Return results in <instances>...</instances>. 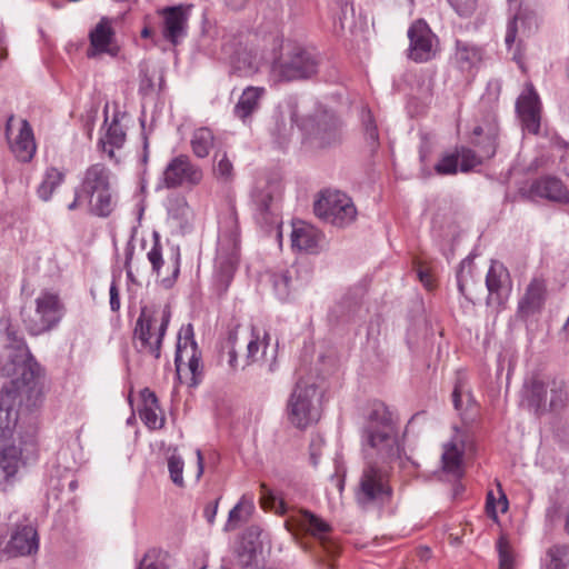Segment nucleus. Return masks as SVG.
Wrapping results in <instances>:
<instances>
[{
  "label": "nucleus",
  "instance_id": "de8ad7c7",
  "mask_svg": "<svg viewBox=\"0 0 569 569\" xmlns=\"http://www.w3.org/2000/svg\"><path fill=\"white\" fill-rule=\"evenodd\" d=\"M458 156L457 153H447L435 166V170L438 174H455L458 170Z\"/></svg>",
  "mask_w": 569,
  "mask_h": 569
},
{
  "label": "nucleus",
  "instance_id": "dca6fc26",
  "mask_svg": "<svg viewBox=\"0 0 569 569\" xmlns=\"http://www.w3.org/2000/svg\"><path fill=\"white\" fill-rule=\"evenodd\" d=\"M14 116H9L6 123V137L11 152L20 162H30L36 154L37 146L33 131L29 122L23 119L20 121L18 133L13 136Z\"/></svg>",
  "mask_w": 569,
  "mask_h": 569
},
{
  "label": "nucleus",
  "instance_id": "bb28decb",
  "mask_svg": "<svg viewBox=\"0 0 569 569\" xmlns=\"http://www.w3.org/2000/svg\"><path fill=\"white\" fill-rule=\"evenodd\" d=\"M168 214L182 232H187L192 228L194 212L184 197L178 196L169 199Z\"/></svg>",
  "mask_w": 569,
  "mask_h": 569
},
{
  "label": "nucleus",
  "instance_id": "473e14b6",
  "mask_svg": "<svg viewBox=\"0 0 569 569\" xmlns=\"http://www.w3.org/2000/svg\"><path fill=\"white\" fill-rule=\"evenodd\" d=\"M66 173L56 167H49L43 173L42 181L37 188V194L42 201H49L54 191L63 183Z\"/></svg>",
  "mask_w": 569,
  "mask_h": 569
},
{
  "label": "nucleus",
  "instance_id": "1a4fd4ad",
  "mask_svg": "<svg viewBox=\"0 0 569 569\" xmlns=\"http://www.w3.org/2000/svg\"><path fill=\"white\" fill-rule=\"evenodd\" d=\"M313 211L321 220L345 228L357 218V209L352 199L338 190H325L315 201Z\"/></svg>",
  "mask_w": 569,
  "mask_h": 569
},
{
  "label": "nucleus",
  "instance_id": "4be33fe9",
  "mask_svg": "<svg viewBox=\"0 0 569 569\" xmlns=\"http://www.w3.org/2000/svg\"><path fill=\"white\" fill-rule=\"evenodd\" d=\"M321 232L305 221H295L291 231V246L298 251L315 253L320 247Z\"/></svg>",
  "mask_w": 569,
  "mask_h": 569
},
{
  "label": "nucleus",
  "instance_id": "864d4df0",
  "mask_svg": "<svg viewBox=\"0 0 569 569\" xmlns=\"http://www.w3.org/2000/svg\"><path fill=\"white\" fill-rule=\"evenodd\" d=\"M453 9L461 17L470 16L476 9L477 0H449Z\"/></svg>",
  "mask_w": 569,
  "mask_h": 569
},
{
  "label": "nucleus",
  "instance_id": "6e6d98bb",
  "mask_svg": "<svg viewBox=\"0 0 569 569\" xmlns=\"http://www.w3.org/2000/svg\"><path fill=\"white\" fill-rule=\"evenodd\" d=\"M139 92L142 94H148L153 88L152 77L149 74L147 69H141L139 72Z\"/></svg>",
  "mask_w": 569,
  "mask_h": 569
},
{
  "label": "nucleus",
  "instance_id": "6e6552de",
  "mask_svg": "<svg viewBox=\"0 0 569 569\" xmlns=\"http://www.w3.org/2000/svg\"><path fill=\"white\" fill-rule=\"evenodd\" d=\"M34 310L23 311L22 321L31 336H39L52 330L64 315V306L59 295L43 291L34 299Z\"/></svg>",
  "mask_w": 569,
  "mask_h": 569
},
{
  "label": "nucleus",
  "instance_id": "20e7f679",
  "mask_svg": "<svg viewBox=\"0 0 569 569\" xmlns=\"http://www.w3.org/2000/svg\"><path fill=\"white\" fill-rule=\"evenodd\" d=\"M522 400L537 415L560 412L569 406V383L558 378L546 382L532 378L523 386Z\"/></svg>",
  "mask_w": 569,
  "mask_h": 569
},
{
  "label": "nucleus",
  "instance_id": "09e8293b",
  "mask_svg": "<svg viewBox=\"0 0 569 569\" xmlns=\"http://www.w3.org/2000/svg\"><path fill=\"white\" fill-rule=\"evenodd\" d=\"M252 200L256 206V210L259 212L261 218L267 221V214L269 213L272 201L271 194L267 191H256L252 194Z\"/></svg>",
  "mask_w": 569,
  "mask_h": 569
},
{
  "label": "nucleus",
  "instance_id": "f03ea898",
  "mask_svg": "<svg viewBox=\"0 0 569 569\" xmlns=\"http://www.w3.org/2000/svg\"><path fill=\"white\" fill-rule=\"evenodd\" d=\"M361 440L366 465L356 490V500L362 508H370L390 500V465L401 455L398 430L383 405L376 406L369 413Z\"/></svg>",
  "mask_w": 569,
  "mask_h": 569
},
{
  "label": "nucleus",
  "instance_id": "f257e3e1",
  "mask_svg": "<svg viewBox=\"0 0 569 569\" xmlns=\"http://www.w3.org/2000/svg\"><path fill=\"white\" fill-rule=\"evenodd\" d=\"M39 366L29 348L18 351L2 350L0 375L10 379L12 390L3 388L0 393V489L6 490L20 466L38 457V435L34 427L17 430L19 413L14 399L23 390H32Z\"/></svg>",
  "mask_w": 569,
  "mask_h": 569
},
{
  "label": "nucleus",
  "instance_id": "8fccbe9b",
  "mask_svg": "<svg viewBox=\"0 0 569 569\" xmlns=\"http://www.w3.org/2000/svg\"><path fill=\"white\" fill-rule=\"evenodd\" d=\"M213 172L216 177L223 181H229L233 177V166L227 153H223L221 158L218 160L217 164L213 168Z\"/></svg>",
  "mask_w": 569,
  "mask_h": 569
},
{
  "label": "nucleus",
  "instance_id": "5701e85b",
  "mask_svg": "<svg viewBox=\"0 0 569 569\" xmlns=\"http://www.w3.org/2000/svg\"><path fill=\"white\" fill-rule=\"evenodd\" d=\"M531 197L545 198L559 203L569 202V191L562 181L555 177H543L530 186Z\"/></svg>",
  "mask_w": 569,
  "mask_h": 569
},
{
  "label": "nucleus",
  "instance_id": "4468645a",
  "mask_svg": "<svg viewBox=\"0 0 569 569\" xmlns=\"http://www.w3.org/2000/svg\"><path fill=\"white\" fill-rule=\"evenodd\" d=\"M318 70V61L313 53L295 49L287 57L272 63V72L281 80H298L313 76Z\"/></svg>",
  "mask_w": 569,
  "mask_h": 569
},
{
  "label": "nucleus",
  "instance_id": "b1692460",
  "mask_svg": "<svg viewBox=\"0 0 569 569\" xmlns=\"http://www.w3.org/2000/svg\"><path fill=\"white\" fill-rule=\"evenodd\" d=\"M264 96L266 89L263 87H247L233 108L234 116L243 123L248 122L251 116L259 110Z\"/></svg>",
  "mask_w": 569,
  "mask_h": 569
},
{
  "label": "nucleus",
  "instance_id": "5fc2aeb1",
  "mask_svg": "<svg viewBox=\"0 0 569 569\" xmlns=\"http://www.w3.org/2000/svg\"><path fill=\"white\" fill-rule=\"evenodd\" d=\"M518 29H519V18L515 17L513 19L509 20V22L507 24L505 42H506V46L508 47V49H510L512 47V44L515 43Z\"/></svg>",
  "mask_w": 569,
  "mask_h": 569
},
{
  "label": "nucleus",
  "instance_id": "f3484780",
  "mask_svg": "<svg viewBox=\"0 0 569 569\" xmlns=\"http://www.w3.org/2000/svg\"><path fill=\"white\" fill-rule=\"evenodd\" d=\"M546 300V280L541 277L532 278L518 301L517 317L522 321H527L543 310Z\"/></svg>",
  "mask_w": 569,
  "mask_h": 569
},
{
  "label": "nucleus",
  "instance_id": "ea45409f",
  "mask_svg": "<svg viewBox=\"0 0 569 569\" xmlns=\"http://www.w3.org/2000/svg\"><path fill=\"white\" fill-rule=\"evenodd\" d=\"M361 119L365 130V137L371 148H375L379 143V133L376 122L373 120L370 110L363 109L361 112Z\"/></svg>",
  "mask_w": 569,
  "mask_h": 569
},
{
  "label": "nucleus",
  "instance_id": "bf43d9fd",
  "mask_svg": "<svg viewBox=\"0 0 569 569\" xmlns=\"http://www.w3.org/2000/svg\"><path fill=\"white\" fill-rule=\"evenodd\" d=\"M142 407H158V398L153 391L146 388L141 391Z\"/></svg>",
  "mask_w": 569,
  "mask_h": 569
},
{
  "label": "nucleus",
  "instance_id": "cd10ccee",
  "mask_svg": "<svg viewBox=\"0 0 569 569\" xmlns=\"http://www.w3.org/2000/svg\"><path fill=\"white\" fill-rule=\"evenodd\" d=\"M455 63L463 72H470L478 68L482 60V50L469 42L457 40Z\"/></svg>",
  "mask_w": 569,
  "mask_h": 569
},
{
  "label": "nucleus",
  "instance_id": "603ef678",
  "mask_svg": "<svg viewBox=\"0 0 569 569\" xmlns=\"http://www.w3.org/2000/svg\"><path fill=\"white\" fill-rule=\"evenodd\" d=\"M148 260L151 263L152 270L157 273V276H160V269L163 263L162 259V251L161 246L158 239V236L156 234V240L152 246V248L147 253Z\"/></svg>",
  "mask_w": 569,
  "mask_h": 569
},
{
  "label": "nucleus",
  "instance_id": "3c124183",
  "mask_svg": "<svg viewBox=\"0 0 569 569\" xmlns=\"http://www.w3.org/2000/svg\"><path fill=\"white\" fill-rule=\"evenodd\" d=\"M137 569H166L160 553L152 549L146 552Z\"/></svg>",
  "mask_w": 569,
  "mask_h": 569
},
{
  "label": "nucleus",
  "instance_id": "0eeeda50",
  "mask_svg": "<svg viewBox=\"0 0 569 569\" xmlns=\"http://www.w3.org/2000/svg\"><path fill=\"white\" fill-rule=\"evenodd\" d=\"M228 230H221L216 257V277L222 292L227 291L239 262V230L233 214L228 218Z\"/></svg>",
  "mask_w": 569,
  "mask_h": 569
},
{
  "label": "nucleus",
  "instance_id": "49530a36",
  "mask_svg": "<svg viewBox=\"0 0 569 569\" xmlns=\"http://www.w3.org/2000/svg\"><path fill=\"white\" fill-rule=\"evenodd\" d=\"M6 343L3 350L18 351L28 348L22 333L14 327L9 326L4 331Z\"/></svg>",
  "mask_w": 569,
  "mask_h": 569
},
{
  "label": "nucleus",
  "instance_id": "423d86ee",
  "mask_svg": "<svg viewBox=\"0 0 569 569\" xmlns=\"http://www.w3.org/2000/svg\"><path fill=\"white\" fill-rule=\"evenodd\" d=\"M170 321V311L166 308L158 312H150L142 308L137 319L133 339L139 352L149 353L156 359L160 358L161 345Z\"/></svg>",
  "mask_w": 569,
  "mask_h": 569
},
{
  "label": "nucleus",
  "instance_id": "2eb2a0df",
  "mask_svg": "<svg viewBox=\"0 0 569 569\" xmlns=\"http://www.w3.org/2000/svg\"><path fill=\"white\" fill-rule=\"evenodd\" d=\"M90 46L87 49V57L92 59L101 54L117 57L120 48L117 42L116 31L113 29V20L102 17L99 22L90 30Z\"/></svg>",
  "mask_w": 569,
  "mask_h": 569
},
{
  "label": "nucleus",
  "instance_id": "680f3d73",
  "mask_svg": "<svg viewBox=\"0 0 569 569\" xmlns=\"http://www.w3.org/2000/svg\"><path fill=\"white\" fill-rule=\"evenodd\" d=\"M321 445L322 439L320 437L313 438L310 443V459L313 466L318 465Z\"/></svg>",
  "mask_w": 569,
  "mask_h": 569
},
{
  "label": "nucleus",
  "instance_id": "052dcab7",
  "mask_svg": "<svg viewBox=\"0 0 569 569\" xmlns=\"http://www.w3.org/2000/svg\"><path fill=\"white\" fill-rule=\"evenodd\" d=\"M133 253H134V246L131 242H128L126 248H124V256H126L124 269L127 271V277L130 280H133V274H132V270H131V267H130V262H131V260L133 258Z\"/></svg>",
  "mask_w": 569,
  "mask_h": 569
},
{
  "label": "nucleus",
  "instance_id": "c85d7f7f",
  "mask_svg": "<svg viewBox=\"0 0 569 569\" xmlns=\"http://www.w3.org/2000/svg\"><path fill=\"white\" fill-rule=\"evenodd\" d=\"M311 140L318 148L337 146L341 141V127L336 120L320 121L317 123Z\"/></svg>",
  "mask_w": 569,
  "mask_h": 569
},
{
  "label": "nucleus",
  "instance_id": "393cba45",
  "mask_svg": "<svg viewBox=\"0 0 569 569\" xmlns=\"http://www.w3.org/2000/svg\"><path fill=\"white\" fill-rule=\"evenodd\" d=\"M510 277L508 269L499 261H492L486 277L489 292L488 302L496 299L501 302L502 295L508 290Z\"/></svg>",
  "mask_w": 569,
  "mask_h": 569
},
{
  "label": "nucleus",
  "instance_id": "9d476101",
  "mask_svg": "<svg viewBox=\"0 0 569 569\" xmlns=\"http://www.w3.org/2000/svg\"><path fill=\"white\" fill-rule=\"evenodd\" d=\"M277 512L280 515L289 513L286 520L288 531H303L309 533L317 538L328 552H332L329 549L330 547H335V545L327 539V533L331 531V526L322 518L306 509H292L290 511L287 503L281 499L278 502Z\"/></svg>",
  "mask_w": 569,
  "mask_h": 569
},
{
  "label": "nucleus",
  "instance_id": "a211bd4d",
  "mask_svg": "<svg viewBox=\"0 0 569 569\" xmlns=\"http://www.w3.org/2000/svg\"><path fill=\"white\" fill-rule=\"evenodd\" d=\"M516 109L523 128L529 133L537 134L540 129L541 103L531 82L526 83L523 91L517 99Z\"/></svg>",
  "mask_w": 569,
  "mask_h": 569
},
{
  "label": "nucleus",
  "instance_id": "69168bd1",
  "mask_svg": "<svg viewBox=\"0 0 569 569\" xmlns=\"http://www.w3.org/2000/svg\"><path fill=\"white\" fill-rule=\"evenodd\" d=\"M418 277H419L420 281L422 282V284L428 290H431L433 288V282H432L431 276L429 274L428 271L419 270L418 271Z\"/></svg>",
  "mask_w": 569,
  "mask_h": 569
},
{
  "label": "nucleus",
  "instance_id": "37998d69",
  "mask_svg": "<svg viewBox=\"0 0 569 569\" xmlns=\"http://www.w3.org/2000/svg\"><path fill=\"white\" fill-rule=\"evenodd\" d=\"M458 163L460 164V170L467 172L485 160L480 153H476L473 150L469 148H461L457 152Z\"/></svg>",
  "mask_w": 569,
  "mask_h": 569
},
{
  "label": "nucleus",
  "instance_id": "4d7b16f0",
  "mask_svg": "<svg viewBox=\"0 0 569 569\" xmlns=\"http://www.w3.org/2000/svg\"><path fill=\"white\" fill-rule=\"evenodd\" d=\"M179 271H180V254H179V252H177L174 263H173L172 276L169 278H163L161 280L162 286L167 289L171 288L173 286V283L176 282Z\"/></svg>",
  "mask_w": 569,
  "mask_h": 569
},
{
  "label": "nucleus",
  "instance_id": "6ab92c4d",
  "mask_svg": "<svg viewBox=\"0 0 569 569\" xmlns=\"http://www.w3.org/2000/svg\"><path fill=\"white\" fill-rule=\"evenodd\" d=\"M159 14L163 19V38L177 46L187 36L188 9L182 4L166 7L159 11Z\"/></svg>",
  "mask_w": 569,
  "mask_h": 569
},
{
  "label": "nucleus",
  "instance_id": "f704fd0d",
  "mask_svg": "<svg viewBox=\"0 0 569 569\" xmlns=\"http://www.w3.org/2000/svg\"><path fill=\"white\" fill-rule=\"evenodd\" d=\"M258 538L257 529L250 528L241 538L237 548L238 561L242 567H249L256 559L258 545L254 539Z\"/></svg>",
  "mask_w": 569,
  "mask_h": 569
},
{
  "label": "nucleus",
  "instance_id": "c756f323",
  "mask_svg": "<svg viewBox=\"0 0 569 569\" xmlns=\"http://www.w3.org/2000/svg\"><path fill=\"white\" fill-rule=\"evenodd\" d=\"M457 286L460 295L467 300L465 303H461L462 307L467 308L473 305L471 300V286L475 284V264L473 257L468 256L465 258L457 270Z\"/></svg>",
  "mask_w": 569,
  "mask_h": 569
},
{
  "label": "nucleus",
  "instance_id": "e2e57ef3",
  "mask_svg": "<svg viewBox=\"0 0 569 569\" xmlns=\"http://www.w3.org/2000/svg\"><path fill=\"white\" fill-rule=\"evenodd\" d=\"M82 192L80 191V189L77 187L76 190H74V199L72 202H70L68 204V209L70 211H73V210H77L82 202H86L84 200V194H81Z\"/></svg>",
  "mask_w": 569,
  "mask_h": 569
},
{
  "label": "nucleus",
  "instance_id": "4c0bfd02",
  "mask_svg": "<svg viewBox=\"0 0 569 569\" xmlns=\"http://www.w3.org/2000/svg\"><path fill=\"white\" fill-rule=\"evenodd\" d=\"M269 340L270 336L268 332H263L261 336L257 329H251V338L247 345L246 366H249L259 359L260 349L262 350V355L266 352V349L269 346Z\"/></svg>",
  "mask_w": 569,
  "mask_h": 569
},
{
  "label": "nucleus",
  "instance_id": "338daca9",
  "mask_svg": "<svg viewBox=\"0 0 569 569\" xmlns=\"http://www.w3.org/2000/svg\"><path fill=\"white\" fill-rule=\"evenodd\" d=\"M228 365L232 370H236L238 368V356L234 348H230V351L228 353Z\"/></svg>",
  "mask_w": 569,
  "mask_h": 569
},
{
  "label": "nucleus",
  "instance_id": "774afa93",
  "mask_svg": "<svg viewBox=\"0 0 569 569\" xmlns=\"http://www.w3.org/2000/svg\"><path fill=\"white\" fill-rule=\"evenodd\" d=\"M248 0H226V3L232 9H241Z\"/></svg>",
  "mask_w": 569,
  "mask_h": 569
},
{
  "label": "nucleus",
  "instance_id": "e433bc0d",
  "mask_svg": "<svg viewBox=\"0 0 569 569\" xmlns=\"http://www.w3.org/2000/svg\"><path fill=\"white\" fill-rule=\"evenodd\" d=\"M232 69L239 76H251L260 68L257 54L248 50H241L231 60Z\"/></svg>",
  "mask_w": 569,
  "mask_h": 569
},
{
  "label": "nucleus",
  "instance_id": "58836bf2",
  "mask_svg": "<svg viewBox=\"0 0 569 569\" xmlns=\"http://www.w3.org/2000/svg\"><path fill=\"white\" fill-rule=\"evenodd\" d=\"M549 569H569V546L558 545L548 550Z\"/></svg>",
  "mask_w": 569,
  "mask_h": 569
},
{
  "label": "nucleus",
  "instance_id": "7c9ffc66",
  "mask_svg": "<svg viewBox=\"0 0 569 569\" xmlns=\"http://www.w3.org/2000/svg\"><path fill=\"white\" fill-rule=\"evenodd\" d=\"M452 402L455 409L460 413L465 422H470L477 415L476 401L472 395L463 389V386L458 381L452 391Z\"/></svg>",
  "mask_w": 569,
  "mask_h": 569
},
{
  "label": "nucleus",
  "instance_id": "a19ab883",
  "mask_svg": "<svg viewBox=\"0 0 569 569\" xmlns=\"http://www.w3.org/2000/svg\"><path fill=\"white\" fill-rule=\"evenodd\" d=\"M497 550L499 555V569H515V555L506 538H499L497 541Z\"/></svg>",
  "mask_w": 569,
  "mask_h": 569
},
{
  "label": "nucleus",
  "instance_id": "79ce46f5",
  "mask_svg": "<svg viewBox=\"0 0 569 569\" xmlns=\"http://www.w3.org/2000/svg\"><path fill=\"white\" fill-rule=\"evenodd\" d=\"M183 467H184L183 459L176 452H173L172 455H170L168 457V470H169L170 479L172 480V482L176 486H178L180 488H182L184 486Z\"/></svg>",
  "mask_w": 569,
  "mask_h": 569
},
{
  "label": "nucleus",
  "instance_id": "13d9d810",
  "mask_svg": "<svg viewBox=\"0 0 569 569\" xmlns=\"http://www.w3.org/2000/svg\"><path fill=\"white\" fill-rule=\"evenodd\" d=\"M110 295V309L112 311H118L120 309V296L119 289L116 281H112L109 289Z\"/></svg>",
  "mask_w": 569,
  "mask_h": 569
},
{
  "label": "nucleus",
  "instance_id": "2f4dec72",
  "mask_svg": "<svg viewBox=\"0 0 569 569\" xmlns=\"http://www.w3.org/2000/svg\"><path fill=\"white\" fill-rule=\"evenodd\" d=\"M254 510L253 497L243 495L238 503L229 511L228 520L224 525L226 531H232L247 522Z\"/></svg>",
  "mask_w": 569,
  "mask_h": 569
},
{
  "label": "nucleus",
  "instance_id": "a878e982",
  "mask_svg": "<svg viewBox=\"0 0 569 569\" xmlns=\"http://www.w3.org/2000/svg\"><path fill=\"white\" fill-rule=\"evenodd\" d=\"M498 134L499 128L495 120L473 129V136L478 137L473 143L479 148V153L485 160L491 159L496 154Z\"/></svg>",
  "mask_w": 569,
  "mask_h": 569
},
{
  "label": "nucleus",
  "instance_id": "412c9836",
  "mask_svg": "<svg viewBox=\"0 0 569 569\" xmlns=\"http://www.w3.org/2000/svg\"><path fill=\"white\" fill-rule=\"evenodd\" d=\"M453 431L452 438L443 445L441 462L445 472L460 478L463 475L465 436L458 427H453Z\"/></svg>",
  "mask_w": 569,
  "mask_h": 569
},
{
  "label": "nucleus",
  "instance_id": "aec40b11",
  "mask_svg": "<svg viewBox=\"0 0 569 569\" xmlns=\"http://www.w3.org/2000/svg\"><path fill=\"white\" fill-rule=\"evenodd\" d=\"M7 552L10 556H30L39 549V537L31 523L17 525L7 545Z\"/></svg>",
  "mask_w": 569,
  "mask_h": 569
},
{
  "label": "nucleus",
  "instance_id": "9b49d317",
  "mask_svg": "<svg viewBox=\"0 0 569 569\" xmlns=\"http://www.w3.org/2000/svg\"><path fill=\"white\" fill-rule=\"evenodd\" d=\"M193 332L191 325L182 328L179 332L177 350L174 357L176 371L181 379L183 375L190 373L191 385L198 383V377L202 373L201 353L198 350L196 341L192 339Z\"/></svg>",
  "mask_w": 569,
  "mask_h": 569
},
{
  "label": "nucleus",
  "instance_id": "0e129e2a",
  "mask_svg": "<svg viewBox=\"0 0 569 569\" xmlns=\"http://www.w3.org/2000/svg\"><path fill=\"white\" fill-rule=\"evenodd\" d=\"M486 508H487V512L496 519L497 510H496V506H495V497H493L492 491H489L487 495Z\"/></svg>",
  "mask_w": 569,
  "mask_h": 569
},
{
  "label": "nucleus",
  "instance_id": "7ed1b4c3",
  "mask_svg": "<svg viewBox=\"0 0 569 569\" xmlns=\"http://www.w3.org/2000/svg\"><path fill=\"white\" fill-rule=\"evenodd\" d=\"M88 204V211L99 218H108L118 204L112 171L103 163H93L82 173L78 186Z\"/></svg>",
  "mask_w": 569,
  "mask_h": 569
},
{
  "label": "nucleus",
  "instance_id": "f8f14e48",
  "mask_svg": "<svg viewBox=\"0 0 569 569\" xmlns=\"http://www.w3.org/2000/svg\"><path fill=\"white\" fill-rule=\"evenodd\" d=\"M408 58L417 63L436 58L440 50L439 39L425 20L415 21L408 29Z\"/></svg>",
  "mask_w": 569,
  "mask_h": 569
},
{
  "label": "nucleus",
  "instance_id": "72a5a7b5",
  "mask_svg": "<svg viewBox=\"0 0 569 569\" xmlns=\"http://www.w3.org/2000/svg\"><path fill=\"white\" fill-rule=\"evenodd\" d=\"M124 141L126 132L123 131L118 119L114 118L108 126L104 137L100 139L99 146L101 147L102 151L109 156V158H113L114 148H121Z\"/></svg>",
  "mask_w": 569,
  "mask_h": 569
},
{
  "label": "nucleus",
  "instance_id": "c9c22d12",
  "mask_svg": "<svg viewBox=\"0 0 569 569\" xmlns=\"http://www.w3.org/2000/svg\"><path fill=\"white\" fill-rule=\"evenodd\" d=\"M214 143V136L209 128H198L193 131L190 146L197 158L203 159L209 156Z\"/></svg>",
  "mask_w": 569,
  "mask_h": 569
},
{
  "label": "nucleus",
  "instance_id": "a18cd8bd",
  "mask_svg": "<svg viewBox=\"0 0 569 569\" xmlns=\"http://www.w3.org/2000/svg\"><path fill=\"white\" fill-rule=\"evenodd\" d=\"M276 295L280 300H287L291 289V276L289 271H283L272 277Z\"/></svg>",
  "mask_w": 569,
  "mask_h": 569
},
{
  "label": "nucleus",
  "instance_id": "ddd939ff",
  "mask_svg": "<svg viewBox=\"0 0 569 569\" xmlns=\"http://www.w3.org/2000/svg\"><path fill=\"white\" fill-rule=\"evenodd\" d=\"M203 179L202 169L192 162L189 156L178 154L170 159L162 172L161 182L168 189L192 188Z\"/></svg>",
  "mask_w": 569,
  "mask_h": 569
},
{
  "label": "nucleus",
  "instance_id": "c03bdc74",
  "mask_svg": "<svg viewBox=\"0 0 569 569\" xmlns=\"http://www.w3.org/2000/svg\"><path fill=\"white\" fill-rule=\"evenodd\" d=\"M160 407H141L139 410L140 419L150 429H160L163 427L164 419L160 416Z\"/></svg>",
  "mask_w": 569,
  "mask_h": 569
},
{
  "label": "nucleus",
  "instance_id": "39448f33",
  "mask_svg": "<svg viewBox=\"0 0 569 569\" xmlns=\"http://www.w3.org/2000/svg\"><path fill=\"white\" fill-rule=\"evenodd\" d=\"M287 416L292 426L306 429L320 418V396L315 382L297 381L287 402Z\"/></svg>",
  "mask_w": 569,
  "mask_h": 569
}]
</instances>
